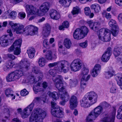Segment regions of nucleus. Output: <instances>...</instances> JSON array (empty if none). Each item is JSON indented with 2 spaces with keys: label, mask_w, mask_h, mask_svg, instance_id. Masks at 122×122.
Returning a JSON list of instances; mask_svg holds the SVG:
<instances>
[{
  "label": "nucleus",
  "mask_w": 122,
  "mask_h": 122,
  "mask_svg": "<svg viewBox=\"0 0 122 122\" xmlns=\"http://www.w3.org/2000/svg\"><path fill=\"white\" fill-rule=\"evenodd\" d=\"M114 71H109L105 73V77L107 79H109L113 76L114 74Z\"/></svg>",
  "instance_id": "c03bdc74"
},
{
  "label": "nucleus",
  "mask_w": 122,
  "mask_h": 122,
  "mask_svg": "<svg viewBox=\"0 0 122 122\" xmlns=\"http://www.w3.org/2000/svg\"><path fill=\"white\" fill-rule=\"evenodd\" d=\"M29 65L27 60L26 59H23L22 60L19 64L20 69L25 71L28 70Z\"/></svg>",
  "instance_id": "ddd939ff"
},
{
  "label": "nucleus",
  "mask_w": 122,
  "mask_h": 122,
  "mask_svg": "<svg viewBox=\"0 0 122 122\" xmlns=\"http://www.w3.org/2000/svg\"><path fill=\"white\" fill-rule=\"evenodd\" d=\"M91 28L94 31H97L100 28V23L98 22H93L92 21H89L88 22Z\"/></svg>",
  "instance_id": "2eb2a0df"
},
{
  "label": "nucleus",
  "mask_w": 122,
  "mask_h": 122,
  "mask_svg": "<svg viewBox=\"0 0 122 122\" xmlns=\"http://www.w3.org/2000/svg\"><path fill=\"white\" fill-rule=\"evenodd\" d=\"M15 65V63L12 61H8L3 65V69L5 71H7L12 68Z\"/></svg>",
  "instance_id": "aec40b11"
},
{
  "label": "nucleus",
  "mask_w": 122,
  "mask_h": 122,
  "mask_svg": "<svg viewBox=\"0 0 122 122\" xmlns=\"http://www.w3.org/2000/svg\"><path fill=\"white\" fill-rule=\"evenodd\" d=\"M42 78L40 76H31L29 80V82L31 84H33L34 83H36L37 82L39 81H41Z\"/></svg>",
  "instance_id": "7c9ffc66"
},
{
  "label": "nucleus",
  "mask_w": 122,
  "mask_h": 122,
  "mask_svg": "<svg viewBox=\"0 0 122 122\" xmlns=\"http://www.w3.org/2000/svg\"><path fill=\"white\" fill-rule=\"evenodd\" d=\"M24 26L19 24H16L15 26H13V29L17 34H21L22 33L24 34Z\"/></svg>",
  "instance_id": "4468645a"
},
{
  "label": "nucleus",
  "mask_w": 122,
  "mask_h": 122,
  "mask_svg": "<svg viewBox=\"0 0 122 122\" xmlns=\"http://www.w3.org/2000/svg\"><path fill=\"white\" fill-rule=\"evenodd\" d=\"M46 63V61L45 58L43 57L40 58L38 61L39 65L41 67L44 66Z\"/></svg>",
  "instance_id": "a18cd8bd"
},
{
  "label": "nucleus",
  "mask_w": 122,
  "mask_h": 122,
  "mask_svg": "<svg viewBox=\"0 0 122 122\" xmlns=\"http://www.w3.org/2000/svg\"><path fill=\"white\" fill-rule=\"evenodd\" d=\"M110 30L107 28H103L99 30L98 36L99 39L105 42H108L111 39Z\"/></svg>",
  "instance_id": "20e7f679"
},
{
  "label": "nucleus",
  "mask_w": 122,
  "mask_h": 122,
  "mask_svg": "<svg viewBox=\"0 0 122 122\" xmlns=\"http://www.w3.org/2000/svg\"><path fill=\"white\" fill-rule=\"evenodd\" d=\"M49 95L53 99L55 100L59 98L58 95L56 92H49Z\"/></svg>",
  "instance_id": "a19ab883"
},
{
  "label": "nucleus",
  "mask_w": 122,
  "mask_h": 122,
  "mask_svg": "<svg viewBox=\"0 0 122 122\" xmlns=\"http://www.w3.org/2000/svg\"><path fill=\"white\" fill-rule=\"evenodd\" d=\"M97 118L93 112H91L86 117V122H94L93 120Z\"/></svg>",
  "instance_id": "a878e982"
},
{
  "label": "nucleus",
  "mask_w": 122,
  "mask_h": 122,
  "mask_svg": "<svg viewBox=\"0 0 122 122\" xmlns=\"http://www.w3.org/2000/svg\"><path fill=\"white\" fill-rule=\"evenodd\" d=\"M91 8L94 9L95 12L98 13L101 10V8L99 5L98 4L92 5L91 6Z\"/></svg>",
  "instance_id": "f704fd0d"
},
{
  "label": "nucleus",
  "mask_w": 122,
  "mask_h": 122,
  "mask_svg": "<svg viewBox=\"0 0 122 122\" xmlns=\"http://www.w3.org/2000/svg\"><path fill=\"white\" fill-rule=\"evenodd\" d=\"M60 3L62 5H65L66 7L69 6L71 3V0H59Z\"/></svg>",
  "instance_id": "72a5a7b5"
},
{
  "label": "nucleus",
  "mask_w": 122,
  "mask_h": 122,
  "mask_svg": "<svg viewBox=\"0 0 122 122\" xmlns=\"http://www.w3.org/2000/svg\"><path fill=\"white\" fill-rule=\"evenodd\" d=\"M115 77L117 81L119 80L120 84H122V74H117L115 76Z\"/></svg>",
  "instance_id": "09e8293b"
},
{
  "label": "nucleus",
  "mask_w": 122,
  "mask_h": 122,
  "mask_svg": "<svg viewBox=\"0 0 122 122\" xmlns=\"http://www.w3.org/2000/svg\"><path fill=\"white\" fill-rule=\"evenodd\" d=\"M52 109L51 110L52 114L54 117L58 118H61L63 116V111L60 109L58 106H56V103L51 102Z\"/></svg>",
  "instance_id": "0eeeda50"
},
{
  "label": "nucleus",
  "mask_w": 122,
  "mask_h": 122,
  "mask_svg": "<svg viewBox=\"0 0 122 122\" xmlns=\"http://www.w3.org/2000/svg\"><path fill=\"white\" fill-rule=\"evenodd\" d=\"M22 41L21 39L16 40L14 42L13 44L15 47H18L19 45H20V47Z\"/></svg>",
  "instance_id": "8fccbe9b"
},
{
  "label": "nucleus",
  "mask_w": 122,
  "mask_h": 122,
  "mask_svg": "<svg viewBox=\"0 0 122 122\" xmlns=\"http://www.w3.org/2000/svg\"><path fill=\"white\" fill-rule=\"evenodd\" d=\"M81 12L80 9L77 6L74 7L71 11V13L73 15H77L78 14L80 13Z\"/></svg>",
  "instance_id": "4c0bfd02"
},
{
  "label": "nucleus",
  "mask_w": 122,
  "mask_h": 122,
  "mask_svg": "<svg viewBox=\"0 0 122 122\" xmlns=\"http://www.w3.org/2000/svg\"><path fill=\"white\" fill-rule=\"evenodd\" d=\"M84 12L85 14L87 16H89L90 18H92L94 15L93 13H91L90 8L89 7H86L84 8Z\"/></svg>",
  "instance_id": "473e14b6"
},
{
  "label": "nucleus",
  "mask_w": 122,
  "mask_h": 122,
  "mask_svg": "<svg viewBox=\"0 0 122 122\" xmlns=\"http://www.w3.org/2000/svg\"><path fill=\"white\" fill-rule=\"evenodd\" d=\"M50 15L51 18L54 19L58 20L60 18L59 13L55 10H50Z\"/></svg>",
  "instance_id": "6ab92c4d"
},
{
  "label": "nucleus",
  "mask_w": 122,
  "mask_h": 122,
  "mask_svg": "<svg viewBox=\"0 0 122 122\" xmlns=\"http://www.w3.org/2000/svg\"><path fill=\"white\" fill-rule=\"evenodd\" d=\"M10 17L13 19H15L16 17L17 13L15 11H12L9 14Z\"/></svg>",
  "instance_id": "4d7b16f0"
},
{
  "label": "nucleus",
  "mask_w": 122,
  "mask_h": 122,
  "mask_svg": "<svg viewBox=\"0 0 122 122\" xmlns=\"http://www.w3.org/2000/svg\"><path fill=\"white\" fill-rule=\"evenodd\" d=\"M82 78L81 79V81L86 82L90 78V75H88L87 76V75H82Z\"/></svg>",
  "instance_id": "603ef678"
},
{
  "label": "nucleus",
  "mask_w": 122,
  "mask_h": 122,
  "mask_svg": "<svg viewBox=\"0 0 122 122\" xmlns=\"http://www.w3.org/2000/svg\"><path fill=\"white\" fill-rule=\"evenodd\" d=\"M64 44L66 48L69 49L71 46V43L70 39L66 38L64 40Z\"/></svg>",
  "instance_id": "c9c22d12"
},
{
  "label": "nucleus",
  "mask_w": 122,
  "mask_h": 122,
  "mask_svg": "<svg viewBox=\"0 0 122 122\" xmlns=\"http://www.w3.org/2000/svg\"><path fill=\"white\" fill-rule=\"evenodd\" d=\"M116 22L114 20H111L109 22V26L114 28H117L118 27L116 25Z\"/></svg>",
  "instance_id": "58836bf2"
},
{
  "label": "nucleus",
  "mask_w": 122,
  "mask_h": 122,
  "mask_svg": "<svg viewBox=\"0 0 122 122\" xmlns=\"http://www.w3.org/2000/svg\"><path fill=\"white\" fill-rule=\"evenodd\" d=\"M103 16H104L107 19L110 20L111 18V15L110 14L107 13L106 11H104L102 13Z\"/></svg>",
  "instance_id": "5fc2aeb1"
},
{
  "label": "nucleus",
  "mask_w": 122,
  "mask_h": 122,
  "mask_svg": "<svg viewBox=\"0 0 122 122\" xmlns=\"http://www.w3.org/2000/svg\"><path fill=\"white\" fill-rule=\"evenodd\" d=\"M49 43L48 41V40L47 39L44 40L43 42V45L44 47H45L47 49H48L49 48Z\"/></svg>",
  "instance_id": "680f3d73"
},
{
  "label": "nucleus",
  "mask_w": 122,
  "mask_h": 122,
  "mask_svg": "<svg viewBox=\"0 0 122 122\" xmlns=\"http://www.w3.org/2000/svg\"><path fill=\"white\" fill-rule=\"evenodd\" d=\"M89 72V70L85 67L83 68L81 70V73L80 76L87 75Z\"/></svg>",
  "instance_id": "de8ad7c7"
},
{
  "label": "nucleus",
  "mask_w": 122,
  "mask_h": 122,
  "mask_svg": "<svg viewBox=\"0 0 122 122\" xmlns=\"http://www.w3.org/2000/svg\"><path fill=\"white\" fill-rule=\"evenodd\" d=\"M5 93L6 96L7 97H12V100L14 99L15 98V96H14V95L12 94L13 91L10 88H8L5 90Z\"/></svg>",
  "instance_id": "bb28decb"
},
{
  "label": "nucleus",
  "mask_w": 122,
  "mask_h": 122,
  "mask_svg": "<svg viewBox=\"0 0 122 122\" xmlns=\"http://www.w3.org/2000/svg\"><path fill=\"white\" fill-rule=\"evenodd\" d=\"M25 7L26 10L28 14L27 16L28 17L30 15H34L38 13L37 9L32 5H27Z\"/></svg>",
  "instance_id": "f8f14e48"
},
{
  "label": "nucleus",
  "mask_w": 122,
  "mask_h": 122,
  "mask_svg": "<svg viewBox=\"0 0 122 122\" xmlns=\"http://www.w3.org/2000/svg\"><path fill=\"white\" fill-rule=\"evenodd\" d=\"M46 115L45 111L40 108H35L30 117V122H43Z\"/></svg>",
  "instance_id": "f03ea898"
},
{
  "label": "nucleus",
  "mask_w": 122,
  "mask_h": 122,
  "mask_svg": "<svg viewBox=\"0 0 122 122\" xmlns=\"http://www.w3.org/2000/svg\"><path fill=\"white\" fill-rule=\"evenodd\" d=\"M88 32V30L86 26H82L81 28L76 29L73 34L74 38L77 40L83 38Z\"/></svg>",
  "instance_id": "7ed1b4c3"
},
{
  "label": "nucleus",
  "mask_w": 122,
  "mask_h": 122,
  "mask_svg": "<svg viewBox=\"0 0 122 122\" xmlns=\"http://www.w3.org/2000/svg\"><path fill=\"white\" fill-rule=\"evenodd\" d=\"M81 60L77 59L74 60L72 62L70 65L71 70L74 71H79L81 68L82 64Z\"/></svg>",
  "instance_id": "9d476101"
},
{
  "label": "nucleus",
  "mask_w": 122,
  "mask_h": 122,
  "mask_svg": "<svg viewBox=\"0 0 122 122\" xmlns=\"http://www.w3.org/2000/svg\"><path fill=\"white\" fill-rule=\"evenodd\" d=\"M18 47H15V50L14 51V54L18 55H19L21 52V50L20 45H19Z\"/></svg>",
  "instance_id": "864d4df0"
},
{
  "label": "nucleus",
  "mask_w": 122,
  "mask_h": 122,
  "mask_svg": "<svg viewBox=\"0 0 122 122\" xmlns=\"http://www.w3.org/2000/svg\"><path fill=\"white\" fill-rule=\"evenodd\" d=\"M59 52L61 54L65 55L67 54L66 52L65 51V49L63 47V46L61 45V43H59L58 44Z\"/></svg>",
  "instance_id": "e433bc0d"
},
{
  "label": "nucleus",
  "mask_w": 122,
  "mask_h": 122,
  "mask_svg": "<svg viewBox=\"0 0 122 122\" xmlns=\"http://www.w3.org/2000/svg\"><path fill=\"white\" fill-rule=\"evenodd\" d=\"M45 58L46 59L49 60H51L52 59V52L51 51H47L46 54L45 55Z\"/></svg>",
  "instance_id": "37998d69"
},
{
  "label": "nucleus",
  "mask_w": 122,
  "mask_h": 122,
  "mask_svg": "<svg viewBox=\"0 0 122 122\" xmlns=\"http://www.w3.org/2000/svg\"><path fill=\"white\" fill-rule=\"evenodd\" d=\"M61 94H60V97L61 99L66 101H67L69 99L70 96L65 90L62 92Z\"/></svg>",
  "instance_id": "b1692460"
},
{
  "label": "nucleus",
  "mask_w": 122,
  "mask_h": 122,
  "mask_svg": "<svg viewBox=\"0 0 122 122\" xmlns=\"http://www.w3.org/2000/svg\"><path fill=\"white\" fill-rule=\"evenodd\" d=\"M97 94L94 92L92 91L88 93L80 100L81 106L85 108L90 107L97 102Z\"/></svg>",
  "instance_id": "f257e3e1"
},
{
  "label": "nucleus",
  "mask_w": 122,
  "mask_h": 122,
  "mask_svg": "<svg viewBox=\"0 0 122 122\" xmlns=\"http://www.w3.org/2000/svg\"><path fill=\"white\" fill-rule=\"evenodd\" d=\"M122 52V48L115 47L114 50L113 54L115 57L119 56Z\"/></svg>",
  "instance_id": "c85d7f7f"
},
{
  "label": "nucleus",
  "mask_w": 122,
  "mask_h": 122,
  "mask_svg": "<svg viewBox=\"0 0 122 122\" xmlns=\"http://www.w3.org/2000/svg\"><path fill=\"white\" fill-rule=\"evenodd\" d=\"M52 79L54 82H56V86L59 92H62L65 90L62 83L63 78L60 75H57L56 78L52 77Z\"/></svg>",
  "instance_id": "6e6552de"
},
{
  "label": "nucleus",
  "mask_w": 122,
  "mask_h": 122,
  "mask_svg": "<svg viewBox=\"0 0 122 122\" xmlns=\"http://www.w3.org/2000/svg\"><path fill=\"white\" fill-rule=\"evenodd\" d=\"M68 26L69 23L66 21L63 23L62 25L59 27V29L60 30H64L65 28H67Z\"/></svg>",
  "instance_id": "79ce46f5"
},
{
  "label": "nucleus",
  "mask_w": 122,
  "mask_h": 122,
  "mask_svg": "<svg viewBox=\"0 0 122 122\" xmlns=\"http://www.w3.org/2000/svg\"><path fill=\"white\" fill-rule=\"evenodd\" d=\"M100 105L101 106H102L104 108H107L110 107L111 106L110 104L107 103L106 102H103L100 103Z\"/></svg>",
  "instance_id": "052dcab7"
},
{
  "label": "nucleus",
  "mask_w": 122,
  "mask_h": 122,
  "mask_svg": "<svg viewBox=\"0 0 122 122\" xmlns=\"http://www.w3.org/2000/svg\"><path fill=\"white\" fill-rule=\"evenodd\" d=\"M35 52L34 48L32 47L29 48L27 51V53L28 54L29 57L31 59L33 58L34 56Z\"/></svg>",
  "instance_id": "c756f323"
},
{
  "label": "nucleus",
  "mask_w": 122,
  "mask_h": 122,
  "mask_svg": "<svg viewBox=\"0 0 122 122\" xmlns=\"http://www.w3.org/2000/svg\"><path fill=\"white\" fill-rule=\"evenodd\" d=\"M50 3L49 2H45L40 6V11L38 13L39 16H43L49 10Z\"/></svg>",
  "instance_id": "9b49d317"
},
{
  "label": "nucleus",
  "mask_w": 122,
  "mask_h": 122,
  "mask_svg": "<svg viewBox=\"0 0 122 122\" xmlns=\"http://www.w3.org/2000/svg\"><path fill=\"white\" fill-rule=\"evenodd\" d=\"M86 86V82L81 81L80 85V89L82 92H83Z\"/></svg>",
  "instance_id": "13d9d810"
},
{
  "label": "nucleus",
  "mask_w": 122,
  "mask_h": 122,
  "mask_svg": "<svg viewBox=\"0 0 122 122\" xmlns=\"http://www.w3.org/2000/svg\"><path fill=\"white\" fill-rule=\"evenodd\" d=\"M41 84L39 82L35 84L33 87V89L35 94H37V92L42 90L41 86Z\"/></svg>",
  "instance_id": "cd10ccee"
},
{
  "label": "nucleus",
  "mask_w": 122,
  "mask_h": 122,
  "mask_svg": "<svg viewBox=\"0 0 122 122\" xmlns=\"http://www.w3.org/2000/svg\"><path fill=\"white\" fill-rule=\"evenodd\" d=\"M37 27L32 25H30L24 29V34H26V35H34L37 33Z\"/></svg>",
  "instance_id": "1a4fd4ad"
},
{
  "label": "nucleus",
  "mask_w": 122,
  "mask_h": 122,
  "mask_svg": "<svg viewBox=\"0 0 122 122\" xmlns=\"http://www.w3.org/2000/svg\"><path fill=\"white\" fill-rule=\"evenodd\" d=\"M23 75L22 71L20 70H16L9 73L6 78L7 81L10 82L18 80Z\"/></svg>",
  "instance_id": "39448f33"
},
{
  "label": "nucleus",
  "mask_w": 122,
  "mask_h": 122,
  "mask_svg": "<svg viewBox=\"0 0 122 122\" xmlns=\"http://www.w3.org/2000/svg\"><path fill=\"white\" fill-rule=\"evenodd\" d=\"M111 32L114 36H117L119 32L118 28L117 29L113 28L112 29H111Z\"/></svg>",
  "instance_id": "3c124183"
},
{
  "label": "nucleus",
  "mask_w": 122,
  "mask_h": 122,
  "mask_svg": "<svg viewBox=\"0 0 122 122\" xmlns=\"http://www.w3.org/2000/svg\"><path fill=\"white\" fill-rule=\"evenodd\" d=\"M78 81L77 79H70L69 81V85L71 88L76 87L77 85Z\"/></svg>",
  "instance_id": "2f4dec72"
},
{
  "label": "nucleus",
  "mask_w": 122,
  "mask_h": 122,
  "mask_svg": "<svg viewBox=\"0 0 122 122\" xmlns=\"http://www.w3.org/2000/svg\"><path fill=\"white\" fill-rule=\"evenodd\" d=\"M116 88L114 84H112V86L111 87L110 90V92L112 93H114L116 92Z\"/></svg>",
  "instance_id": "69168bd1"
},
{
  "label": "nucleus",
  "mask_w": 122,
  "mask_h": 122,
  "mask_svg": "<svg viewBox=\"0 0 122 122\" xmlns=\"http://www.w3.org/2000/svg\"><path fill=\"white\" fill-rule=\"evenodd\" d=\"M103 110L102 107L101 106H99L95 108L94 110L92 111L96 116L97 117L102 112Z\"/></svg>",
  "instance_id": "412c9836"
},
{
  "label": "nucleus",
  "mask_w": 122,
  "mask_h": 122,
  "mask_svg": "<svg viewBox=\"0 0 122 122\" xmlns=\"http://www.w3.org/2000/svg\"><path fill=\"white\" fill-rule=\"evenodd\" d=\"M101 70V66L99 64H96L95 65L93 70L91 73L92 76L95 77L97 76L98 73Z\"/></svg>",
  "instance_id": "4be33fe9"
},
{
  "label": "nucleus",
  "mask_w": 122,
  "mask_h": 122,
  "mask_svg": "<svg viewBox=\"0 0 122 122\" xmlns=\"http://www.w3.org/2000/svg\"><path fill=\"white\" fill-rule=\"evenodd\" d=\"M59 71L57 70V68L54 69H51L49 71V74L53 76V77L56 78L54 76H55L56 72H58Z\"/></svg>",
  "instance_id": "6e6d98bb"
},
{
  "label": "nucleus",
  "mask_w": 122,
  "mask_h": 122,
  "mask_svg": "<svg viewBox=\"0 0 122 122\" xmlns=\"http://www.w3.org/2000/svg\"><path fill=\"white\" fill-rule=\"evenodd\" d=\"M112 49L111 47H109L107 48L106 51L105 53L107 54L109 56H110L112 53Z\"/></svg>",
  "instance_id": "e2e57ef3"
},
{
  "label": "nucleus",
  "mask_w": 122,
  "mask_h": 122,
  "mask_svg": "<svg viewBox=\"0 0 122 122\" xmlns=\"http://www.w3.org/2000/svg\"><path fill=\"white\" fill-rule=\"evenodd\" d=\"M35 101H34V102ZM34 104V102H32L29 105L26 107L23 110V112L29 115L31 113L33 109Z\"/></svg>",
  "instance_id": "393cba45"
},
{
  "label": "nucleus",
  "mask_w": 122,
  "mask_h": 122,
  "mask_svg": "<svg viewBox=\"0 0 122 122\" xmlns=\"http://www.w3.org/2000/svg\"><path fill=\"white\" fill-rule=\"evenodd\" d=\"M19 15L20 18L21 19L24 18L25 16V14L24 12H20L19 13Z\"/></svg>",
  "instance_id": "338daca9"
},
{
  "label": "nucleus",
  "mask_w": 122,
  "mask_h": 122,
  "mask_svg": "<svg viewBox=\"0 0 122 122\" xmlns=\"http://www.w3.org/2000/svg\"><path fill=\"white\" fill-rule=\"evenodd\" d=\"M70 107L72 110L76 107L77 105V99L76 96H73L70 100Z\"/></svg>",
  "instance_id": "f3484780"
},
{
  "label": "nucleus",
  "mask_w": 122,
  "mask_h": 122,
  "mask_svg": "<svg viewBox=\"0 0 122 122\" xmlns=\"http://www.w3.org/2000/svg\"><path fill=\"white\" fill-rule=\"evenodd\" d=\"M51 30V27L50 25L45 24L43 26L42 34L44 36H47L50 34Z\"/></svg>",
  "instance_id": "a211bd4d"
},
{
  "label": "nucleus",
  "mask_w": 122,
  "mask_h": 122,
  "mask_svg": "<svg viewBox=\"0 0 122 122\" xmlns=\"http://www.w3.org/2000/svg\"><path fill=\"white\" fill-rule=\"evenodd\" d=\"M120 109L119 112H118V114L117 116V117L118 119H122V105L120 107ZM119 111V110L118 111Z\"/></svg>",
  "instance_id": "bf43d9fd"
},
{
  "label": "nucleus",
  "mask_w": 122,
  "mask_h": 122,
  "mask_svg": "<svg viewBox=\"0 0 122 122\" xmlns=\"http://www.w3.org/2000/svg\"><path fill=\"white\" fill-rule=\"evenodd\" d=\"M110 56L107 54L104 53L102 56V60L104 62H106L109 59Z\"/></svg>",
  "instance_id": "49530a36"
},
{
  "label": "nucleus",
  "mask_w": 122,
  "mask_h": 122,
  "mask_svg": "<svg viewBox=\"0 0 122 122\" xmlns=\"http://www.w3.org/2000/svg\"><path fill=\"white\" fill-rule=\"evenodd\" d=\"M80 46L81 47L83 48H85L87 45V42L85 41V42L80 44Z\"/></svg>",
  "instance_id": "774afa93"
},
{
  "label": "nucleus",
  "mask_w": 122,
  "mask_h": 122,
  "mask_svg": "<svg viewBox=\"0 0 122 122\" xmlns=\"http://www.w3.org/2000/svg\"><path fill=\"white\" fill-rule=\"evenodd\" d=\"M112 115L111 117L107 116L104 117L102 119L103 122H114L115 117V112H114L112 113Z\"/></svg>",
  "instance_id": "5701e85b"
},
{
  "label": "nucleus",
  "mask_w": 122,
  "mask_h": 122,
  "mask_svg": "<svg viewBox=\"0 0 122 122\" xmlns=\"http://www.w3.org/2000/svg\"><path fill=\"white\" fill-rule=\"evenodd\" d=\"M28 93V92L25 89H24L22 90L20 92L21 95L23 96H25L27 95Z\"/></svg>",
  "instance_id": "0e129e2a"
},
{
  "label": "nucleus",
  "mask_w": 122,
  "mask_h": 122,
  "mask_svg": "<svg viewBox=\"0 0 122 122\" xmlns=\"http://www.w3.org/2000/svg\"><path fill=\"white\" fill-rule=\"evenodd\" d=\"M57 70L58 71L63 72L64 73L67 72L69 69V63L65 60H61L57 62Z\"/></svg>",
  "instance_id": "423d86ee"
},
{
  "label": "nucleus",
  "mask_w": 122,
  "mask_h": 122,
  "mask_svg": "<svg viewBox=\"0 0 122 122\" xmlns=\"http://www.w3.org/2000/svg\"><path fill=\"white\" fill-rule=\"evenodd\" d=\"M33 72L35 73L36 74L39 73L41 74V77L42 78L43 76L42 73L41 72L40 70L36 66H34L33 67L32 69Z\"/></svg>",
  "instance_id": "ea45409f"
},
{
  "label": "nucleus",
  "mask_w": 122,
  "mask_h": 122,
  "mask_svg": "<svg viewBox=\"0 0 122 122\" xmlns=\"http://www.w3.org/2000/svg\"><path fill=\"white\" fill-rule=\"evenodd\" d=\"M8 35H4L2 36L0 38V44L3 47H5L8 45Z\"/></svg>",
  "instance_id": "dca6fc26"
}]
</instances>
